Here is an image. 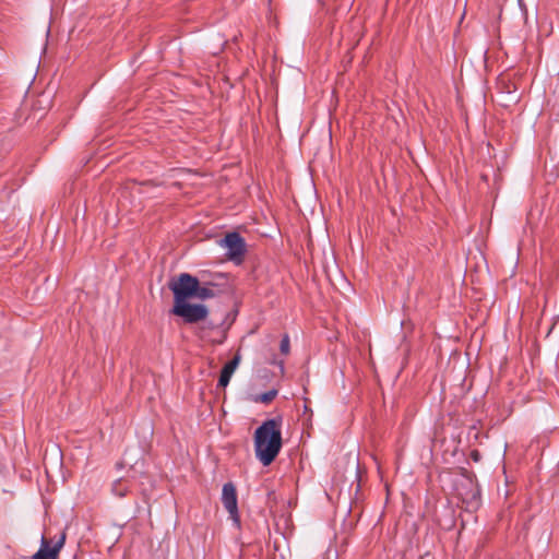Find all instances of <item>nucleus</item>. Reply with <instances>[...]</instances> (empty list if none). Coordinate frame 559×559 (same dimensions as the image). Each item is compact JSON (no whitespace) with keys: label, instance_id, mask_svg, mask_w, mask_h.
<instances>
[{"label":"nucleus","instance_id":"nucleus-1","mask_svg":"<svg viewBox=\"0 0 559 559\" xmlns=\"http://www.w3.org/2000/svg\"><path fill=\"white\" fill-rule=\"evenodd\" d=\"M255 456L264 465H270L282 448L281 419H267L254 432Z\"/></svg>","mask_w":559,"mask_h":559},{"label":"nucleus","instance_id":"nucleus-2","mask_svg":"<svg viewBox=\"0 0 559 559\" xmlns=\"http://www.w3.org/2000/svg\"><path fill=\"white\" fill-rule=\"evenodd\" d=\"M198 278L188 274L181 273L177 277H174L168 287L174 294V305L188 301L194 297L197 289Z\"/></svg>","mask_w":559,"mask_h":559},{"label":"nucleus","instance_id":"nucleus-3","mask_svg":"<svg viewBox=\"0 0 559 559\" xmlns=\"http://www.w3.org/2000/svg\"><path fill=\"white\" fill-rule=\"evenodd\" d=\"M171 312L187 323H197L206 319L209 309L204 305L189 304L188 301L174 305Z\"/></svg>","mask_w":559,"mask_h":559},{"label":"nucleus","instance_id":"nucleus-4","mask_svg":"<svg viewBox=\"0 0 559 559\" xmlns=\"http://www.w3.org/2000/svg\"><path fill=\"white\" fill-rule=\"evenodd\" d=\"M66 542V532L61 531L58 538H53L43 535L40 542V548L33 555V559H58V555L63 547Z\"/></svg>","mask_w":559,"mask_h":559},{"label":"nucleus","instance_id":"nucleus-5","mask_svg":"<svg viewBox=\"0 0 559 559\" xmlns=\"http://www.w3.org/2000/svg\"><path fill=\"white\" fill-rule=\"evenodd\" d=\"M221 246L227 250L226 257L229 260L240 262L245 252V240L237 233L227 234L221 241Z\"/></svg>","mask_w":559,"mask_h":559},{"label":"nucleus","instance_id":"nucleus-6","mask_svg":"<svg viewBox=\"0 0 559 559\" xmlns=\"http://www.w3.org/2000/svg\"><path fill=\"white\" fill-rule=\"evenodd\" d=\"M222 502L235 524L239 525L237 491L233 483H226L222 490Z\"/></svg>","mask_w":559,"mask_h":559},{"label":"nucleus","instance_id":"nucleus-7","mask_svg":"<svg viewBox=\"0 0 559 559\" xmlns=\"http://www.w3.org/2000/svg\"><path fill=\"white\" fill-rule=\"evenodd\" d=\"M240 362V356L236 355L230 361H228L221 371L218 379V386L225 388L228 385L230 378Z\"/></svg>","mask_w":559,"mask_h":559},{"label":"nucleus","instance_id":"nucleus-8","mask_svg":"<svg viewBox=\"0 0 559 559\" xmlns=\"http://www.w3.org/2000/svg\"><path fill=\"white\" fill-rule=\"evenodd\" d=\"M215 296L214 289L211 286L204 285L201 286L200 282L198 281L197 289L193 298L205 300L213 298Z\"/></svg>","mask_w":559,"mask_h":559},{"label":"nucleus","instance_id":"nucleus-9","mask_svg":"<svg viewBox=\"0 0 559 559\" xmlns=\"http://www.w3.org/2000/svg\"><path fill=\"white\" fill-rule=\"evenodd\" d=\"M129 490V485L123 479H117L112 483L111 491L117 497H124Z\"/></svg>","mask_w":559,"mask_h":559},{"label":"nucleus","instance_id":"nucleus-10","mask_svg":"<svg viewBox=\"0 0 559 559\" xmlns=\"http://www.w3.org/2000/svg\"><path fill=\"white\" fill-rule=\"evenodd\" d=\"M277 395V391L276 390H270L263 394H260L258 396L254 397V401L255 402H260V403H263V404H267L270 402H272L275 396Z\"/></svg>","mask_w":559,"mask_h":559},{"label":"nucleus","instance_id":"nucleus-11","mask_svg":"<svg viewBox=\"0 0 559 559\" xmlns=\"http://www.w3.org/2000/svg\"><path fill=\"white\" fill-rule=\"evenodd\" d=\"M280 350L282 354L287 355L289 353V337L285 335L281 341Z\"/></svg>","mask_w":559,"mask_h":559},{"label":"nucleus","instance_id":"nucleus-12","mask_svg":"<svg viewBox=\"0 0 559 559\" xmlns=\"http://www.w3.org/2000/svg\"><path fill=\"white\" fill-rule=\"evenodd\" d=\"M478 495H479L478 489H477V488H474V489L472 490V493H471V500H475V501H476V500H477V498H478Z\"/></svg>","mask_w":559,"mask_h":559}]
</instances>
